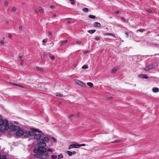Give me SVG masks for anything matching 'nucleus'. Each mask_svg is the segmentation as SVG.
I'll return each instance as SVG.
<instances>
[{
	"label": "nucleus",
	"instance_id": "obj_18",
	"mask_svg": "<svg viewBox=\"0 0 159 159\" xmlns=\"http://www.w3.org/2000/svg\"><path fill=\"white\" fill-rule=\"evenodd\" d=\"M104 35H109L112 36L113 37H115V35L114 34H112V33H105L104 34Z\"/></svg>",
	"mask_w": 159,
	"mask_h": 159
},
{
	"label": "nucleus",
	"instance_id": "obj_27",
	"mask_svg": "<svg viewBox=\"0 0 159 159\" xmlns=\"http://www.w3.org/2000/svg\"><path fill=\"white\" fill-rule=\"evenodd\" d=\"M89 18L91 19H95V16H94L93 15H90L89 16Z\"/></svg>",
	"mask_w": 159,
	"mask_h": 159
},
{
	"label": "nucleus",
	"instance_id": "obj_34",
	"mask_svg": "<svg viewBox=\"0 0 159 159\" xmlns=\"http://www.w3.org/2000/svg\"><path fill=\"white\" fill-rule=\"evenodd\" d=\"M145 30L144 29H140L139 30H138V31L140 32H143Z\"/></svg>",
	"mask_w": 159,
	"mask_h": 159
},
{
	"label": "nucleus",
	"instance_id": "obj_30",
	"mask_svg": "<svg viewBox=\"0 0 159 159\" xmlns=\"http://www.w3.org/2000/svg\"><path fill=\"white\" fill-rule=\"evenodd\" d=\"M63 157V156L62 154H60L58 156V159H61Z\"/></svg>",
	"mask_w": 159,
	"mask_h": 159
},
{
	"label": "nucleus",
	"instance_id": "obj_60",
	"mask_svg": "<svg viewBox=\"0 0 159 159\" xmlns=\"http://www.w3.org/2000/svg\"><path fill=\"white\" fill-rule=\"evenodd\" d=\"M25 2H22V4L23 5H25Z\"/></svg>",
	"mask_w": 159,
	"mask_h": 159
},
{
	"label": "nucleus",
	"instance_id": "obj_36",
	"mask_svg": "<svg viewBox=\"0 0 159 159\" xmlns=\"http://www.w3.org/2000/svg\"><path fill=\"white\" fill-rule=\"evenodd\" d=\"M121 20L123 22H125V19L123 17H121Z\"/></svg>",
	"mask_w": 159,
	"mask_h": 159
},
{
	"label": "nucleus",
	"instance_id": "obj_13",
	"mask_svg": "<svg viewBox=\"0 0 159 159\" xmlns=\"http://www.w3.org/2000/svg\"><path fill=\"white\" fill-rule=\"evenodd\" d=\"M139 76L140 77H141L145 79H147L148 78V77L147 76V75H146L140 74L139 75Z\"/></svg>",
	"mask_w": 159,
	"mask_h": 159
},
{
	"label": "nucleus",
	"instance_id": "obj_19",
	"mask_svg": "<svg viewBox=\"0 0 159 159\" xmlns=\"http://www.w3.org/2000/svg\"><path fill=\"white\" fill-rule=\"evenodd\" d=\"M56 95L57 96L62 97H63V94H61L60 93H56Z\"/></svg>",
	"mask_w": 159,
	"mask_h": 159
},
{
	"label": "nucleus",
	"instance_id": "obj_64",
	"mask_svg": "<svg viewBox=\"0 0 159 159\" xmlns=\"http://www.w3.org/2000/svg\"><path fill=\"white\" fill-rule=\"evenodd\" d=\"M3 39H5V38L4 37L3 38Z\"/></svg>",
	"mask_w": 159,
	"mask_h": 159
},
{
	"label": "nucleus",
	"instance_id": "obj_8",
	"mask_svg": "<svg viewBox=\"0 0 159 159\" xmlns=\"http://www.w3.org/2000/svg\"><path fill=\"white\" fill-rule=\"evenodd\" d=\"M76 83L79 85H81L82 86L84 87L86 86V84L81 82L79 80H77L75 81Z\"/></svg>",
	"mask_w": 159,
	"mask_h": 159
},
{
	"label": "nucleus",
	"instance_id": "obj_26",
	"mask_svg": "<svg viewBox=\"0 0 159 159\" xmlns=\"http://www.w3.org/2000/svg\"><path fill=\"white\" fill-rule=\"evenodd\" d=\"M88 68V66L87 65H85L82 66V68L83 69H87Z\"/></svg>",
	"mask_w": 159,
	"mask_h": 159
},
{
	"label": "nucleus",
	"instance_id": "obj_24",
	"mask_svg": "<svg viewBox=\"0 0 159 159\" xmlns=\"http://www.w3.org/2000/svg\"><path fill=\"white\" fill-rule=\"evenodd\" d=\"M83 11L85 12H88L89 11V9L87 8H84L83 9Z\"/></svg>",
	"mask_w": 159,
	"mask_h": 159
},
{
	"label": "nucleus",
	"instance_id": "obj_63",
	"mask_svg": "<svg viewBox=\"0 0 159 159\" xmlns=\"http://www.w3.org/2000/svg\"><path fill=\"white\" fill-rule=\"evenodd\" d=\"M76 66V64H74V66Z\"/></svg>",
	"mask_w": 159,
	"mask_h": 159
},
{
	"label": "nucleus",
	"instance_id": "obj_61",
	"mask_svg": "<svg viewBox=\"0 0 159 159\" xmlns=\"http://www.w3.org/2000/svg\"><path fill=\"white\" fill-rule=\"evenodd\" d=\"M67 23L69 24L70 23V21H68Z\"/></svg>",
	"mask_w": 159,
	"mask_h": 159
},
{
	"label": "nucleus",
	"instance_id": "obj_45",
	"mask_svg": "<svg viewBox=\"0 0 159 159\" xmlns=\"http://www.w3.org/2000/svg\"><path fill=\"white\" fill-rule=\"evenodd\" d=\"M44 56H45L46 57H48V54H47V52H44Z\"/></svg>",
	"mask_w": 159,
	"mask_h": 159
},
{
	"label": "nucleus",
	"instance_id": "obj_29",
	"mask_svg": "<svg viewBox=\"0 0 159 159\" xmlns=\"http://www.w3.org/2000/svg\"><path fill=\"white\" fill-rule=\"evenodd\" d=\"M51 158L52 159H56L57 158V156L56 155H52L51 156Z\"/></svg>",
	"mask_w": 159,
	"mask_h": 159
},
{
	"label": "nucleus",
	"instance_id": "obj_59",
	"mask_svg": "<svg viewBox=\"0 0 159 159\" xmlns=\"http://www.w3.org/2000/svg\"><path fill=\"white\" fill-rule=\"evenodd\" d=\"M88 52V51H85V52H84V54H86V53H87Z\"/></svg>",
	"mask_w": 159,
	"mask_h": 159
},
{
	"label": "nucleus",
	"instance_id": "obj_7",
	"mask_svg": "<svg viewBox=\"0 0 159 159\" xmlns=\"http://www.w3.org/2000/svg\"><path fill=\"white\" fill-rule=\"evenodd\" d=\"M74 148H78V144L73 143V144H70L69 146L68 149H71Z\"/></svg>",
	"mask_w": 159,
	"mask_h": 159
},
{
	"label": "nucleus",
	"instance_id": "obj_15",
	"mask_svg": "<svg viewBox=\"0 0 159 159\" xmlns=\"http://www.w3.org/2000/svg\"><path fill=\"white\" fill-rule=\"evenodd\" d=\"M67 40H66L63 41L61 42V45L62 46H64L67 43Z\"/></svg>",
	"mask_w": 159,
	"mask_h": 159
},
{
	"label": "nucleus",
	"instance_id": "obj_10",
	"mask_svg": "<svg viewBox=\"0 0 159 159\" xmlns=\"http://www.w3.org/2000/svg\"><path fill=\"white\" fill-rule=\"evenodd\" d=\"M67 152L70 156H71L72 155H75L76 153V152L75 151L71 152L70 151H67Z\"/></svg>",
	"mask_w": 159,
	"mask_h": 159
},
{
	"label": "nucleus",
	"instance_id": "obj_53",
	"mask_svg": "<svg viewBox=\"0 0 159 159\" xmlns=\"http://www.w3.org/2000/svg\"><path fill=\"white\" fill-rule=\"evenodd\" d=\"M116 14H119V11H115V12Z\"/></svg>",
	"mask_w": 159,
	"mask_h": 159
},
{
	"label": "nucleus",
	"instance_id": "obj_25",
	"mask_svg": "<svg viewBox=\"0 0 159 159\" xmlns=\"http://www.w3.org/2000/svg\"><path fill=\"white\" fill-rule=\"evenodd\" d=\"M85 146V144L84 143L82 144H78V148H79L81 146Z\"/></svg>",
	"mask_w": 159,
	"mask_h": 159
},
{
	"label": "nucleus",
	"instance_id": "obj_37",
	"mask_svg": "<svg viewBox=\"0 0 159 159\" xmlns=\"http://www.w3.org/2000/svg\"><path fill=\"white\" fill-rule=\"evenodd\" d=\"M47 152H52L53 151L52 149H48L47 150Z\"/></svg>",
	"mask_w": 159,
	"mask_h": 159
},
{
	"label": "nucleus",
	"instance_id": "obj_39",
	"mask_svg": "<svg viewBox=\"0 0 159 159\" xmlns=\"http://www.w3.org/2000/svg\"><path fill=\"white\" fill-rule=\"evenodd\" d=\"M81 43V42L80 41H77L76 43L77 44H80V43Z\"/></svg>",
	"mask_w": 159,
	"mask_h": 159
},
{
	"label": "nucleus",
	"instance_id": "obj_35",
	"mask_svg": "<svg viewBox=\"0 0 159 159\" xmlns=\"http://www.w3.org/2000/svg\"><path fill=\"white\" fill-rule=\"evenodd\" d=\"M47 40H48V39L46 38L45 39H43L42 41L44 43H46L47 42Z\"/></svg>",
	"mask_w": 159,
	"mask_h": 159
},
{
	"label": "nucleus",
	"instance_id": "obj_58",
	"mask_svg": "<svg viewBox=\"0 0 159 159\" xmlns=\"http://www.w3.org/2000/svg\"><path fill=\"white\" fill-rule=\"evenodd\" d=\"M56 16V14H54L53 15V18H54Z\"/></svg>",
	"mask_w": 159,
	"mask_h": 159
},
{
	"label": "nucleus",
	"instance_id": "obj_46",
	"mask_svg": "<svg viewBox=\"0 0 159 159\" xmlns=\"http://www.w3.org/2000/svg\"><path fill=\"white\" fill-rule=\"evenodd\" d=\"M119 142V140H116L113 142L114 143H117Z\"/></svg>",
	"mask_w": 159,
	"mask_h": 159
},
{
	"label": "nucleus",
	"instance_id": "obj_32",
	"mask_svg": "<svg viewBox=\"0 0 159 159\" xmlns=\"http://www.w3.org/2000/svg\"><path fill=\"white\" fill-rule=\"evenodd\" d=\"M117 71V69L115 68L111 70V72L113 73H115Z\"/></svg>",
	"mask_w": 159,
	"mask_h": 159
},
{
	"label": "nucleus",
	"instance_id": "obj_57",
	"mask_svg": "<svg viewBox=\"0 0 159 159\" xmlns=\"http://www.w3.org/2000/svg\"><path fill=\"white\" fill-rule=\"evenodd\" d=\"M52 139L54 141H56V139L54 138H52Z\"/></svg>",
	"mask_w": 159,
	"mask_h": 159
},
{
	"label": "nucleus",
	"instance_id": "obj_40",
	"mask_svg": "<svg viewBox=\"0 0 159 159\" xmlns=\"http://www.w3.org/2000/svg\"><path fill=\"white\" fill-rule=\"evenodd\" d=\"M50 58L52 60H54V59H55L54 57L53 56H51L50 57Z\"/></svg>",
	"mask_w": 159,
	"mask_h": 159
},
{
	"label": "nucleus",
	"instance_id": "obj_55",
	"mask_svg": "<svg viewBox=\"0 0 159 159\" xmlns=\"http://www.w3.org/2000/svg\"><path fill=\"white\" fill-rule=\"evenodd\" d=\"M147 11L149 13H151L152 12V11L150 10H147Z\"/></svg>",
	"mask_w": 159,
	"mask_h": 159
},
{
	"label": "nucleus",
	"instance_id": "obj_54",
	"mask_svg": "<svg viewBox=\"0 0 159 159\" xmlns=\"http://www.w3.org/2000/svg\"><path fill=\"white\" fill-rule=\"evenodd\" d=\"M11 37H12V35L10 34H9V37L10 38H11Z\"/></svg>",
	"mask_w": 159,
	"mask_h": 159
},
{
	"label": "nucleus",
	"instance_id": "obj_51",
	"mask_svg": "<svg viewBox=\"0 0 159 159\" xmlns=\"http://www.w3.org/2000/svg\"><path fill=\"white\" fill-rule=\"evenodd\" d=\"M23 56V55H19V58L20 59L21 57Z\"/></svg>",
	"mask_w": 159,
	"mask_h": 159
},
{
	"label": "nucleus",
	"instance_id": "obj_1",
	"mask_svg": "<svg viewBox=\"0 0 159 159\" xmlns=\"http://www.w3.org/2000/svg\"><path fill=\"white\" fill-rule=\"evenodd\" d=\"M0 126H3L5 130L10 129L11 131H15L19 128L17 125H14L12 123H8L6 120L0 119Z\"/></svg>",
	"mask_w": 159,
	"mask_h": 159
},
{
	"label": "nucleus",
	"instance_id": "obj_49",
	"mask_svg": "<svg viewBox=\"0 0 159 159\" xmlns=\"http://www.w3.org/2000/svg\"><path fill=\"white\" fill-rule=\"evenodd\" d=\"M125 36H126L127 38H128V37L129 34H128L127 33H125Z\"/></svg>",
	"mask_w": 159,
	"mask_h": 159
},
{
	"label": "nucleus",
	"instance_id": "obj_16",
	"mask_svg": "<svg viewBox=\"0 0 159 159\" xmlns=\"http://www.w3.org/2000/svg\"><path fill=\"white\" fill-rule=\"evenodd\" d=\"M11 84L14 85H15V86H18V87H21V88H24V86H21L19 84H16V83H11Z\"/></svg>",
	"mask_w": 159,
	"mask_h": 159
},
{
	"label": "nucleus",
	"instance_id": "obj_44",
	"mask_svg": "<svg viewBox=\"0 0 159 159\" xmlns=\"http://www.w3.org/2000/svg\"><path fill=\"white\" fill-rule=\"evenodd\" d=\"M48 33L49 35L50 36H52V33L50 31H48Z\"/></svg>",
	"mask_w": 159,
	"mask_h": 159
},
{
	"label": "nucleus",
	"instance_id": "obj_3",
	"mask_svg": "<svg viewBox=\"0 0 159 159\" xmlns=\"http://www.w3.org/2000/svg\"><path fill=\"white\" fill-rule=\"evenodd\" d=\"M33 152L35 153L43 154L47 157H49L48 153L47 151V149L45 148H39V147H38L37 149H34Z\"/></svg>",
	"mask_w": 159,
	"mask_h": 159
},
{
	"label": "nucleus",
	"instance_id": "obj_43",
	"mask_svg": "<svg viewBox=\"0 0 159 159\" xmlns=\"http://www.w3.org/2000/svg\"><path fill=\"white\" fill-rule=\"evenodd\" d=\"M99 37L97 36L95 38V40H98L99 39Z\"/></svg>",
	"mask_w": 159,
	"mask_h": 159
},
{
	"label": "nucleus",
	"instance_id": "obj_12",
	"mask_svg": "<svg viewBox=\"0 0 159 159\" xmlns=\"http://www.w3.org/2000/svg\"><path fill=\"white\" fill-rule=\"evenodd\" d=\"M34 154V156L36 158H41L42 157V156L39 154V153H37Z\"/></svg>",
	"mask_w": 159,
	"mask_h": 159
},
{
	"label": "nucleus",
	"instance_id": "obj_20",
	"mask_svg": "<svg viewBox=\"0 0 159 159\" xmlns=\"http://www.w3.org/2000/svg\"><path fill=\"white\" fill-rule=\"evenodd\" d=\"M36 69L38 70L40 72H42L43 71V69L42 68L40 67H39L37 66L36 67Z\"/></svg>",
	"mask_w": 159,
	"mask_h": 159
},
{
	"label": "nucleus",
	"instance_id": "obj_21",
	"mask_svg": "<svg viewBox=\"0 0 159 159\" xmlns=\"http://www.w3.org/2000/svg\"><path fill=\"white\" fill-rule=\"evenodd\" d=\"M9 4V2H8L6 0L4 2V6L5 7H7Z\"/></svg>",
	"mask_w": 159,
	"mask_h": 159
},
{
	"label": "nucleus",
	"instance_id": "obj_11",
	"mask_svg": "<svg viewBox=\"0 0 159 159\" xmlns=\"http://www.w3.org/2000/svg\"><path fill=\"white\" fill-rule=\"evenodd\" d=\"M93 25L95 27H100L101 26V24L98 22H95L94 23Z\"/></svg>",
	"mask_w": 159,
	"mask_h": 159
},
{
	"label": "nucleus",
	"instance_id": "obj_56",
	"mask_svg": "<svg viewBox=\"0 0 159 159\" xmlns=\"http://www.w3.org/2000/svg\"><path fill=\"white\" fill-rule=\"evenodd\" d=\"M5 23L7 25H8L9 24V23L8 21H7L5 22Z\"/></svg>",
	"mask_w": 159,
	"mask_h": 159
},
{
	"label": "nucleus",
	"instance_id": "obj_14",
	"mask_svg": "<svg viewBox=\"0 0 159 159\" xmlns=\"http://www.w3.org/2000/svg\"><path fill=\"white\" fill-rule=\"evenodd\" d=\"M152 91L155 93L158 92L159 91V89L157 88L154 87L152 89Z\"/></svg>",
	"mask_w": 159,
	"mask_h": 159
},
{
	"label": "nucleus",
	"instance_id": "obj_23",
	"mask_svg": "<svg viewBox=\"0 0 159 159\" xmlns=\"http://www.w3.org/2000/svg\"><path fill=\"white\" fill-rule=\"evenodd\" d=\"M87 84L88 85L90 86L91 87H93V84L91 82H88L87 83Z\"/></svg>",
	"mask_w": 159,
	"mask_h": 159
},
{
	"label": "nucleus",
	"instance_id": "obj_50",
	"mask_svg": "<svg viewBox=\"0 0 159 159\" xmlns=\"http://www.w3.org/2000/svg\"><path fill=\"white\" fill-rule=\"evenodd\" d=\"M76 116H77V117H79L80 116V113H78L76 114Z\"/></svg>",
	"mask_w": 159,
	"mask_h": 159
},
{
	"label": "nucleus",
	"instance_id": "obj_22",
	"mask_svg": "<svg viewBox=\"0 0 159 159\" xmlns=\"http://www.w3.org/2000/svg\"><path fill=\"white\" fill-rule=\"evenodd\" d=\"M38 10L41 12H43V8L41 7H39L38 8Z\"/></svg>",
	"mask_w": 159,
	"mask_h": 159
},
{
	"label": "nucleus",
	"instance_id": "obj_42",
	"mask_svg": "<svg viewBox=\"0 0 159 159\" xmlns=\"http://www.w3.org/2000/svg\"><path fill=\"white\" fill-rule=\"evenodd\" d=\"M0 43H1V44H4V41H3V40H1V41H0Z\"/></svg>",
	"mask_w": 159,
	"mask_h": 159
},
{
	"label": "nucleus",
	"instance_id": "obj_47",
	"mask_svg": "<svg viewBox=\"0 0 159 159\" xmlns=\"http://www.w3.org/2000/svg\"><path fill=\"white\" fill-rule=\"evenodd\" d=\"M50 8L52 9H54L55 8V6L53 5H52L50 6Z\"/></svg>",
	"mask_w": 159,
	"mask_h": 159
},
{
	"label": "nucleus",
	"instance_id": "obj_33",
	"mask_svg": "<svg viewBox=\"0 0 159 159\" xmlns=\"http://www.w3.org/2000/svg\"><path fill=\"white\" fill-rule=\"evenodd\" d=\"M5 155H3L1 157V155L0 154V159H5Z\"/></svg>",
	"mask_w": 159,
	"mask_h": 159
},
{
	"label": "nucleus",
	"instance_id": "obj_41",
	"mask_svg": "<svg viewBox=\"0 0 159 159\" xmlns=\"http://www.w3.org/2000/svg\"><path fill=\"white\" fill-rule=\"evenodd\" d=\"M74 116V114H71L68 116V118H70Z\"/></svg>",
	"mask_w": 159,
	"mask_h": 159
},
{
	"label": "nucleus",
	"instance_id": "obj_2",
	"mask_svg": "<svg viewBox=\"0 0 159 159\" xmlns=\"http://www.w3.org/2000/svg\"><path fill=\"white\" fill-rule=\"evenodd\" d=\"M49 138L47 137L44 136V135L42 136L40 141L38 143V146L39 148H45L46 146V143L49 142Z\"/></svg>",
	"mask_w": 159,
	"mask_h": 159
},
{
	"label": "nucleus",
	"instance_id": "obj_9",
	"mask_svg": "<svg viewBox=\"0 0 159 159\" xmlns=\"http://www.w3.org/2000/svg\"><path fill=\"white\" fill-rule=\"evenodd\" d=\"M152 67H153V66L152 65H148V66H146L144 70H145L148 71V70H150L152 68Z\"/></svg>",
	"mask_w": 159,
	"mask_h": 159
},
{
	"label": "nucleus",
	"instance_id": "obj_6",
	"mask_svg": "<svg viewBox=\"0 0 159 159\" xmlns=\"http://www.w3.org/2000/svg\"><path fill=\"white\" fill-rule=\"evenodd\" d=\"M38 134L37 133V132H36V134L34 136V138L36 139H40L42 136L44 135V134H42V132L38 133Z\"/></svg>",
	"mask_w": 159,
	"mask_h": 159
},
{
	"label": "nucleus",
	"instance_id": "obj_4",
	"mask_svg": "<svg viewBox=\"0 0 159 159\" xmlns=\"http://www.w3.org/2000/svg\"><path fill=\"white\" fill-rule=\"evenodd\" d=\"M18 128L16 131L18 130L16 133V135L18 137H20L22 135H23L24 136H26V135H27V132H24L23 130H20L19 127ZM15 131H16L15 130Z\"/></svg>",
	"mask_w": 159,
	"mask_h": 159
},
{
	"label": "nucleus",
	"instance_id": "obj_17",
	"mask_svg": "<svg viewBox=\"0 0 159 159\" xmlns=\"http://www.w3.org/2000/svg\"><path fill=\"white\" fill-rule=\"evenodd\" d=\"M96 31L95 30H89L88 31V32L91 34H93Z\"/></svg>",
	"mask_w": 159,
	"mask_h": 159
},
{
	"label": "nucleus",
	"instance_id": "obj_28",
	"mask_svg": "<svg viewBox=\"0 0 159 159\" xmlns=\"http://www.w3.org/2000/svg\"><path fill=\"white\" fill-rule=\"evenodd\" d=\"M71 2V3L72 5H74L75 4V2L74 0H69Z\"/></svg>",
	"mask_w": 159,
	"mask_h": 159
},
{
	"label": "nucleus",
	"instance_id": "obj_62",
	"mask_svg": "<svg viewBox=\"0 0 159 159\" xmlns=\"http://www.w3.org/2000/svg\"><path fill=\"white\" fill-rule=\"evenodd\" d=\"M59 104H61V102H59Z\"/></svg>",
	"mask_w": 159,
	"mask_h": 159
},
{
	"label": "nucleus",
	"instance_id": "obj_38",
	"mask_svg": "<svg viewBox=\"0 0 159 159\" xmlns=\"http://www.w3.org/2000/svg\"><path fill=\"white\" fill-rule=\"evenodd\" d=\"M24 63V60H21V61L20 63V64L21 65H23Z\"/></svg>",
	"mask_w": 159,
	"mask_h": 159
},
{
	"label": "nucleus",
	"instance_id": "obj_48",
	"mask_svg": "<svg viewBox=\"0 0 159 159\" xmlns=\"http://www.w3.org/2000/svg\"><path fill=\"white\" fill-rule=\"evenodd\" d=\"M19 28L20 29L22 30L23 29V27L22 26L20 25L19 26Z\"/></svg>",
	"mask_w": 159,
	"mask_h": 159
},
{
	"label": "nucleus",
	"instance_id": "obj_52",
	"mask_svg": "<svg viewBox=\"0 0 159 159\" xmlns=\"http://www.w3.org/2000/svg\"><path fill=\"white\" fill-rule=\"evenodd\" d=\"M39 11L38 10H35V12L37 13H38L39 12Z\"/></svg>",
	"mask_w": 159,
	"mask_h": 159
},
{
	"label": "nucleus",
	"instance_id": "obj_31",
	"mask_svg": "<svg viewBox=\"0 0 159 159\" xmlns=\"http://www.w3.org/2000/svg\"><path fill=\"white\" fill-rule=\"evenodd\" d=\"M11 10L12 11L15 12L17 10V8L16 7H13Z\"/></svg>",
	"mask_w": 159,
	"mask_h": 159
},
{
	"label": "nucleus",
	"instance_id": "obj_5",
	"mask_svg": "<svg viewBox=\"0 0 159 159\" xmlns=\"http://www.w3.org/2000/svg\"><path fill=\"white\" fill-rule=\"evenodd\" d=\"M36 132L41 133V132L39 130L35 129L32 131H30L27 133V135H26V136H28V135L30 136H34L35 134H36Z\"/></svg>",
	"mask_w": 159,
	"mask_h": 159
}]
</instances>
